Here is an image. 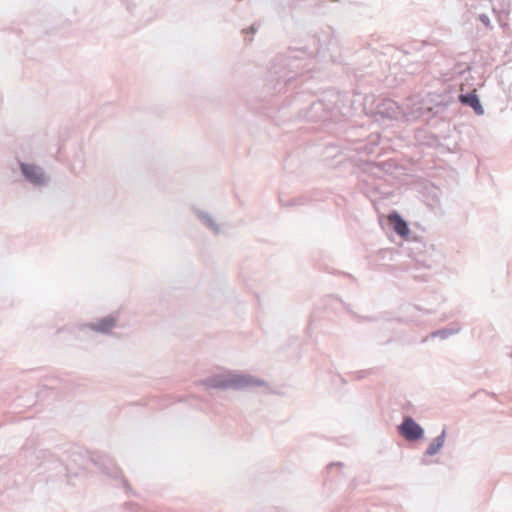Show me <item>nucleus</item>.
<instances>
[{"label":"nucleus","instance_id":"3","mask_svg":"<svg viewBox=\"0 0 512 512\" xmlns=\"http://www.w3.org/2000/svg\"><path fill=\"white\" fill-rule=\"evenodd\" d=\"M388 220L393 225V229L398 235L402 237L408 236L410 230L407 223L401 218L400 215L397 213L390 214L388 216Z\"/></svg>","mask_w":512,"mask_h":512},{"label":"nucleus","instance_id":"2","mask_svg":"<svg viewBox=\"0 0 512 512\" xmlns=\"http://www.w3.org/2000/svg\"><path fill=\"white\" fill-rule=\"evenodd\" d=\"M21 170L25 177L34 184H43L45 177L41 169L34 165L21 164Z\"/></svg>","mask_w":512,"mask_h":512},{"label":"nucleus","instance_id":"6","mask_svg":"<svg viewBox=\"0 0 512 512\" xmlns=\"http://www.w3.org/2000/svg\"><path fill=\"white\" fill-rule=\"evenodd\" d=\"M115 325V321L113 318H105L102 319L96 326V330L107 332L112 329Z\"/></svg>","mask_w":512,"mask_h":512},{"label":"nucleus","instance_id":"4","mask_svg":"<svg viewBox=\"0 0 512 512\" xmlns=\"http://www.w3.org/2000/svg\"><path fill=\"white\" fill-rule=\"evenodd\" d=\"M459 100L461 103L472 107L476 114L482 115L484 113V110L479 101V98L475 93L460 95Z\"/></svg>","mask_w":512,"mask_h":512},{"label":"nucleus","instance_id":"7","mask_svg":"<svg viewBox=\"0 0 512 512\" xmlns=\"http://www.w3.org/2000/svg\"><path fill=\"white\" fill-rule=\"evenodd\" d=\"M215 386L221 387L224 386V384H215Z\"/></svg>","mask_w":512,"mask_h":512},{"label":"nucleus","instance_id":"1","mask_svg":"<svg viewBox=\"0 0 512 512\" xmlns=\"http://www.w3.org/2000/svg\"><path fill=\"white\" fill-rule=\"evenodd\" d=\"M399 433L405 439L414 441L422 438L424 431L412 418H406L399 426Z\"/></svg>","mask_w":512,"mask_h":512},{"label":"nucleus","instance_id":"5","mask_svg":"<svg viewBox=\"0 0 512 512\" xmlns=\"http://www.w3.org/2000/svg\"><path fill=\"white\" fill-rule=\"evenodd\" d=\"M444 437H445V434L443 432L440 436L435 438L432 441V443L429 445V447L427 448L426 453L428 455H434V454L438 453V451L442 448V446L444 444Z\"/></svg>","mask_w":512,"mask_h":512}]
</instances>
